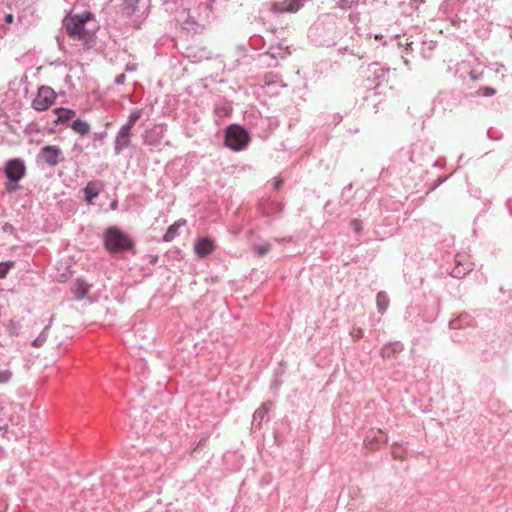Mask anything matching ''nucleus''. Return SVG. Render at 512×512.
Masks as SVG:
<instances>
[{
	"label": "nucleus",
	"mask_w": 512,
	"mask_h": 512,
	"mask_svg": "<svg viewBox=\"0 0 512 512\" xmlns=\"http://www.w3.org/2000/svg\"><path fill=\"white\" fill-rule=\"evenodd\" d=\"M130 134L131 128H129V126L124 125L120 129L115 141V149L117 152L126 148L130 144Z\"/></svg>",
	"instance_id": "9"
},
{
	"label": "nucleus",
	"mask_w": 512,
	"mask_h": 512,
	"mask_svg": "<svg viewBox=\"0 0 512 512\" xmlns=\"http://www.w3.org/2000/svg\"><path fill=\"white\" fill-rule=\"evenodd\" d=\"M214 248V242L209 238H202L194 246V250L200 258H203L212 253Z\"/></svg>",
	"instance_id": "8"
},
{
	"label": "nucleus",
	"mask_w": 512,
	"mask_h": 512,
	"mask_svg": "<svg viewBox=\"0 0 512 512\" xmlns=\"http://www.w3.org/2000/svg\"><path fill=\"white\" fill-rule=\"evenodd\" d=\"M12 373L8 370L0 372V383H6L10 380Z\"/></svg>",
	"instance_id": "23"
},
{
	"label": "nucleus",
	"mask_w": 512,
	"mask_h": 512,
	"mask_svg": "<svg viewBox=\"0 0 512 512\" xmlns=\"http://www.w3.org/2000/svg\"><path fill=\"white\" fill-rule=\"evenodd\" d=\"M186 224V220L184 219H181V220H178L176 221L175 223H173L172 225H170L166 231V233L164 234L163 236V240L165 242H170L172 241L176 234H177V231L180 227H182L183 225Z\"/></svg>",
	"instance_id": "12"
},
{
	"label": "nucleus",
	"mask_w": 512,
	"mask_h": 512,
	"mask_svg": "<svg viewBox=\"0 0 512 512\" xmlns=\"http://www.w3.org/2000/svg\"><path fill=\"white\" fill-rule=\"evenodd\" d=\"M8 329L10 333H13L17 329V323L14 321H10Z\"/></svg>",
	"instance_id": "26"
},
{
	"label": "nucleus",
	"mask_w": 512,
	"mask_h": 512,
	"mask_svg": "<svg viewBox=\"0 0 512 512\" xmlns=\"http://www.w3.org/2000/svg\"><path fill=\"white\" fill-rule=\"evenodd\" d=\"M282 179H276L275 182H274V188L277 190L280 188L281 184H282Z\"/></svg>",
	"instance_id": "28"
},
{
	"label": "nucleus",
	"mask_w": 512,
	"mask_h": 512,
	"mask_svg": "<svg viewBox=\"0 0 512 512\" xmlns=\"http://www.w3.org/2000/svg\"><path fill=\"white\" fill-rule=\"evenodd\" d=\"M55 100V91L49 86L42 85L38 88L31 106L36 111H46L55 103Z\"/></svg>",
	"instance_id": "4"
},
{
	"label": "nucleus",
	"mask_w": 512,
	"mask_h": 512,
	"mask_svg": "<svg viewBox=\"0 0 512 512\" xmlns=\"http://www.w3.org/2000/svg\"><path fill=\"white\" fill-rule=\"evenodd\" d=\"M463 256H460V255H457L456 258H455V262H456V266L455 268L452 270L451 274L453 277L455 278H461L463 277L466 272L469 270V267H461V258Z\"/></svg>",
	"instance_id": "15"
},
{
	"label": "nucleus",
	"mask_w": 512,
	"mask_h": 512,
	"mask_svg": "<svg viewBox=\"0 0 512 512\" xmlns=\"http://www.w3.org/2000/svg\"><path fill=\"white\" fill-rule=\"evenodd\" d=\"M103 188V183L100 181H90L84 188L86 200L90 203L93 198L97 197Z\"/></svg>",
	"instance_id": "10"
},
{
	"label": "nucleus",
	"mask_w": 512,
	"mask_h": 512,
	"mask_svg": "<svg viewBox=\"0 0 512 512\" xmlns=\"http://www.w3.org/2000/svg\"><path fill=\"white\" fill-rule=\"evenodd\" d=\"M377 433H379L381 435V439L380 440H376V441H374V440H367L366 441V446L370 450L378 449L379 448V443L386 441V437L384 435H382V431L381 430H378Z\"/></svg>",
	"instance_id": "18"
},
{
	"label": "nucleus",
	"mask_w": 512,
	"mask_h": 512,
	"mask_svg": "<svg viewBox=\"0 0 512 512\" xmlns=\"http://www.w3.org/2000/svg\"><path fill=\"white\" fill-rule=\"evenodd\" d=\"M379 312L384 313L388 307L389 299L384 292H379L376 297Z\"/></svg>",
	"instance_id": "16"
},
{
	"label": "nucleus",
	"mask_w": 512,
	"mask_h": 512,
	"mask_svg": "<svg viewBox=\"0 0 512 512\" xmlns=\"http://www.w3.org/2000/svg\"><path fill=\"white\" fill-rule=\"evenodd\" d=\"M54 113L57 115V119L55 121L56 124L67 122L74 118L76 115L74 110L67 108H56L54 110Z\"/></svg>",
	"instance_id": "11"
},
{
	"label": "nucleus",
	"mask_w": 512,
	"mask_h": 512,
	"mask_svg": "<svg viewBox=\"0 0 512 512\" xmlns=\"http://www.w3.org/2000/svg\"><path fill=\"white\" fill-rule=\"evenodd\" d=\"M46 341V335L42 332L33 342L32 345L34 347H40Z\"/></svg>",
	"instance_id": "22"
},
{
	"label": "nucleus",
	"mask_w": 512,
	"mask_h": 512,
	"mask_svg": "<svg viewBox=\"0 0 512 512\" xmlns=\"http://www.w3.org/2000/svg\"><path fill=\"white\" fill-rule=\"evenodd\" d=\"M134 243L117 227H110L106 230L104 235V246L112 253H119L132 249Z\"/></svg>",
	"instance_id": "2"
},
{
	"label": "nucleus",
	"mask_w": 512,
	"mask_h": 512,
	"mask_svg": "<svg viewBox=\"0 0 512 512\" xmlns=\"http://www.w3.org/2000/svg\"><path fill=\"white\" fill-rule=\"evenodd\" d=\"M72 290L76 298L82 299L88 293V285L85 281L77 279L73 284Z\"/></svg>",
	"instance_id": "14"
},
{
	"label": "nucleus",
	"mask_w": 512,
	"mask_h": 512,
	"mask_svg": "<svg viewBox=\"0 0 512 512\" xmlns=\"http://www.w3.org/2000/svg\"><path fill=\"white\" fill-rule=\"evenodd\" d=\"M392 456H393L394 459L402 460L404 458L402 448L400 446H396V445L393 446V448H392Z\"/></svg>",
	"instance_id": "20"
},
{
	"label": "nucleus",
	"mask_w": 512,
	"mask_h": 512,
	"mask_svg": "<svg viewBox=\"0 0 512 512\" xmlns=\"http://www.w3.org/2000/svg\"><path fill=\"white\" fill-rule=\"evenodd\" d=\"M142 115V111L140 109H135L129 116L128 122L125 126H129V128H133V126L136 124V122L139 120V118Z\"/></svg>",
	"instance_id": "17"
},
{
	"label": "nucleus",
	"mask_w": 512,
	"mask_h": 512,
	"mask_svg": "<svg viewBox=\"0 0 512 512\" xmlns=\"http://www.w3.org/2000/svg\"><path fill=\"white\" fill-rule=\"evenodd\" d=\"M123 79H124V75L119 76L117 78V83H122Z\"/></svg>",
	"instance_id": "29"
},
{
	"label": "nucleus",
	"mask_w": 512,
	"mask_h": 512,
	"mask_svg": "<svg viewBox=\"0 0 512 512\" xmlns=\"http://www.w3.org/2000/svg\"><path fill=\"white\" fill-rule=\"evenodd\" d=\"M270 250V246L268 244L266 245H260V246H256L255 247V251L257 252V254L259 256H263L265 255L266 253H268Z\"/></svg>",
	"instance_id": "21"
},
{
	"label": "nucleus",
	"mask_w": 512,
	"mask_h": 512,
	"mask_svg": "<svg viewBox=\"0 0 512 512\" xmlns=\"http://www.w3.org/2000/svg\"><path fill=\"white\" fill-rule=\"evenodd\" d=\"M302 6V0H279L273 3L272 10L279 13H294Z\"/></svg>",
	"instance_id": "7"
},
{
	"label": "nucleus",
	"mask_w": 512,
	"mask_h": 512,
	"mask_svg": "<svg viewBox=\"0 0 512 512\" xmlns=\"http://www.w3.org/2000/svg\"><path fill=\"white\" fill-rule=\"evenodd\" d=\"M71 128H72V130L75 133H77V134H79L81 136L88 135L90 133V130H91L90 125L86 121L81 120V119L75 120L72 123Z\"/></svg>",
	"instance_id": "13"
},
{
	"label": "nucleus",
	"mask_w": 512,
	"mask_h": 512,
	"mask_svg": "<svg viewBox=\"0 0 512 512\" xmlns=\"http://www.w3.org/2000/svg\"><path fill=\"white\" fill-rule=\"evenodd\" d=\"M249 141V135L246 130L240 126H230L226 131L225 144L227 147L239 151L243 149Z\"/></svg>",
	"instance_id": "3"
},
{
	"label": "nucleus",
	"mask_w": 512,
	"mask_h": 512,
	"mask_svg": "<svg viewBox=\"0 0 512 512\" xmlns=\"http://www.w3.org/2000/svg\"><path fill=\"white\" fill-rule=\"evenodd\" d=\"M94 20L91 12H84L82 15L67 16L64 19V26L67 34L77 40L88 41L95 33L96 26L89 27V22Z\"/></svg>",
	"instance_id": "1"
},
{
	"label": "nucleus",
	"mask_w": 512,
	"mask_h": 512,
	"mask_svg": "<svg viewBox=\"0 0 512 512\" xmlns=\"http://www.w3.org/2000/svg\"><path fill=\"white\" fill-rule=\"evenodd\" d=\"M14 266V262L8 261V262H2L0 263V278H4L8 271Z\"/></svg>",
	"instance_id": "19"
},
{
	"label": "nucleus",
	"mask_w": 512,
	"mask_h": 512,
	"mask_svg": "<svg viewBox=\"0 0 512 512\" xmlns=\"http://www.w3.org/2000/svg\"><path fill=\"white\" fill-rule=\"evenodd\" d=\"M39 157L48 165L56 166L59 162L63 160V153L59 147L47 145L41 148L39 152Z\"/></svg>",
	"instance_id": "5"
},
{
	"label": "nucleus",
	"mask_w": 512,
	"mask_h": 512,
	"mask_svg": "<svg viewBox=\"0 0 512 512\" xmlns=\"http://www.w3.org/2000/svg\"><path fill=\"white\" fill-rule=\"evenodd\" d=\"M26 167L22 160L12 159L5 167V174L12 182L19 181L25 175Z\"/></svg>",
	"instance_id": "6"
},
{
	"label": "nucleus",
	"mask_w": 512,
	"mask_h": 512,
	"mask_svg": "<svg viewBox=\"0 0 512 512\" xmlns=\"http://www.w3.org/2000/svg\"><path fill=\"white\" fill-rule=\"evenodd\" d=\"M13 20H14V17L12 14L6 15V17H5L6 23L11 24L13 22Z\"/></svg>",
	"instance_id": "27"
},
{
	"label": "nucleus",
	"mask_w": 512,
	"mask_h": 512,
	"mask_svg": "<svg viewBox=\"0 0 512 512\" xmlns=\"http://www.w3.org/2000/svg\"><path fill=\"white\" fill-rule=\"evenodd\" d=\"M351 225L353 226L356 232H360L362 229L361 222L357 219L353 220L351 222Z\"/></svg>",
	"instance_id": "24"
},
{
	"label": "nucleus",
	"mask_w": 512,
	"mask_h": 512,
	"mask_svg": "<svg viewBox=\"0 0 512 512\" xmlns=\"http://www.w3.org/2000/svg\"><path fill=\"white\" fill-rule=\"evenodd\" d=\"M362 334L363 332L360 328L353 329V331L351 332V335L356 339L361 338Z\"/></svg>",
	"instance_id": "25"
}]
</instances>
